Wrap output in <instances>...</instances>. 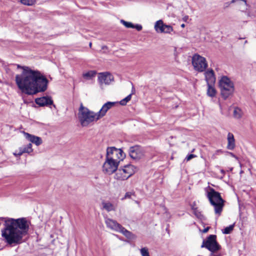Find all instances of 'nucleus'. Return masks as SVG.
Wrapping results in <instances>:
<instances>
[{
  "mask_svg": "<svg viewBox=\"0 0 256 256\" xmlns=\"http://www.w3.org/2000/svg\"><path fill=\"white\" fill-rule=\"evenodd\" d=\"M22 71L16 74L15 78L16 84L24 94L34 95L46 91L48 88V80L39 70H35L26 66L18 65Z\"/></svg>",
  "mask_w": 256,
  "mask_h": 256,
  "instance_id": "f257e3e1",
  "label": "nucleus"
},
{
  "mask_svg": "<svg viewBox=\"0 0 256 256\" xmlns=\"http://www.w3.org/2000/svg\"><path fill=\"white\" fill-rule=\"evenodd\" d=\"M29 229V224L26 218H10L5 222L2 231V237L8 244L14 246L21 244L22 238Z\"/></svg>",
  "mask_w": 256,
  "mask_h": 256,
  "instance_id": "f03ea898",
  "label": "nucleus"
},
{
  "mask_svg": "<svg viewBox=\"0 0 256 256\" xmlns=\"http://www.w3.org/2000/svg\"><path fill=\"white\" fill-rule=\"evenodd\" d=\"M205 190L206 197L214 208L215 214L220 216L224 206V200L222 198L220 193L216 192L214 188L208 186Z\"/></svg>",
  "mask_w": 256,
  "mask_h": 256,
  "instance_id": "7ed1b4c3",
  "label": "nucleus"
},
{
  "mask_svg": "<svg viewBox=\"0 0 256 256\" xmlns=\"http://www.w3.org/2000/svg\"><path fill=\"white\" fill-rule=\"evenodd\" d=\"M78 117L82 126H87L91 122L100 120L97 112L90 111L82 104L79 108Z\"/></svg>",
  "mask_w": 256,
  "mask_h": 256,
  "instance_id": "20e7f679",
  "label": "nucleus"
},
{
  "mask_svg": "<svg viewBox=\"0 0 256 256\" xmlns=\"http://www.w3.org/2000/svg\"><path fill=\"white\" fill-rule=\"evenodd\" d=\"M220 94L224 99L226 100L233 94L234 88L232 81L227 76H223L219 81Z\"/></svg>",
  "mask_w": 256,
  "mask_h": 256,
  "instance_id": "39448f33",
  "label": "nucleus"
},
{
  "mask_svg": "<svg viewBox=\"0 0 256 256\" xmlns=\"http://www.w3.org/2000/svg\"><path fill=\"white\" fill-rule=\"evenodd\" d=\"M136 171V168L132 164H127L120 168L116 172L114 178L122 181L128 179Z\"/></svg>",
  "mask_w": 256,
  "mask_h": 256,
  "instance_id": "423d86ee",
  "label": "nucleus"
},
{
  "mask_svg": "<svg viewBox=\"0 0 256 256\" xmlns=\"http://www.w3.org/2000/svg\"><path fill=\"white\" fill-rule=\"evenodd\" d=\"M126 154L120 148L108 147L106 150V158L114 161L120 162L125 158Z\"/></svg>",
  "mask_w": 256,
  "mask_h": 256,
  "instance_id": "0eeeda50",
  "label": "nucleus"
},
{
  "mask_svg": "<svg viewBox=\"0 0 256 256\" xmlns=\"http://www.w3.org/2000/svg\"><path fill=\"white\" fill-rule=\"evenodd\" d=\"M192 64L194 70L198 72H204L208 66L206 58L198 54H194L193 56Z\"/></svg>",
  "mask_w": 256,
  "mask_h": 256,
  "instance_id": "6e6552de",
  "label": "nucleus"
},
{
  "mask_svg": "<svg viewBox=\"0 0 256 256\" xmlns=\"http://www.w3.org/2000/svg\"><path fill=\"white\" fill-rule=\"evenodd\" d=\"M216 235L211 234L204 240L202 248H206L210 252H218L221 248L220 246L216 242Z\"/></svg>",
  "mask_w": 256,
  "mask_h": 256,
  "instance_id": "1a4fd4ad",
  "label": "nucleus"
},
{
  "mask_svg": "<svg viewBox=\"0 0 256 256\" xmlns=\"http://www.w3.org/2000/svg\"><path fill=\"white\" fill-rule=\"evenodd\" d=\"M119 165V162L106 158V160L102 166V170L104 172L111 174L116 172Z\"/></svg>",
  "mask_w": 256,
  "mask_h": 256,
  "instance_id": "9d476101",
  "label": "nucleus"
},
{
  "mask_svg": "<svg viewBox=\"0 0 256 256\" xmlns=\"http://www.w3.org/2000/svg\"><path fill=\"white\" fill-rule=\"evenodd\" d=\"M114 80V77L108 72L100 73L98 76V82L102 89L104 86L108 85Z\"/></svg>",
  "mask_w": 256,
  "mask_h": 256,
  "instance_id": "9b49d317",
  "label": "nucleus"
},
{
  "mask_svg": "<svg viewBox=\"0 0 256 256\" xmlns=\"http://www.w3.org/2000/svg\"><path fill=\"white\" fill-rule=\"evenodd\" d=\"M128 152L130 158L135 160H139L144 156V150L138 146L130 147Z\"/></svg>",
  "mask_w": 256,
  "mask_h": 256,
  "instance_id": "f8f14e48",
  "label": "nucleus"
},
{
  "mask_svg": "<svg viewBox=\"0 0 256 256\" xmlns=\"http://www.w3.org/2000/svg\"><path fill=\"white\" fill-rule=\"evenodd\" d=\"M154 29L158 32L170 34L173 31V28L170 25L164 24L162 20L156 22L154 24Z\"/></svg>",
  "mask_w": 256,
  "mask_h": 256,
  "instance_id": "ddd939ff",
  "label": "nucleus"
},
{
  "mask_svg": "<svg viewBox=\"0 0 256 256\" xmlns=\"http://www.w3.org/2000/svg\"><path fill=\"white\" fill-rule=\"evenodd\" d=\"M118 102H108L105 103L102 107L100 110L97 112L98 116L100 119L104 117L106 114L107 112L114 107Z\"/></svg>",
  "mask_w": 256,
  "mask_h": 256,
  "instance_id": "4468645a",
  "label": "nucleus"
},
{
  "mask_svg": "<svg viewBox=\"0 0 256 256\" xmlns=\"http://www.w3.org/2000/svg\"><path fill=\"white\" fill-rule=\"evenodd\" d=\"M204 72L205 80L207 84H214L216 77L214 71L212 68H208Z\"/></svg>",
  "mask_w": 256,
  "mask_h": 256,
  "instance_id": "2eb2a0df",
  "label": "nucleus"
},
{
  "mask_svg": "<svg viewBox=\"0 0 256 256\" xmlns=\"http://www.w3.org/2000/svg\"><path fill=\"white\" fill-rule=\"evenodd\" d=\"M33 149L32 148V144H28L26 146L20 147L18 150H16L14 153V155L16 156H20L24 153L30 154L32 152Z\"/></svg>",
  "mask_w": 256,
  "mask_h": 256,
  "instance_id": "dca6fc26",
  "label": "nucleus"
},
{
  "mask_svg": "<svg viewBox=\"0 0 256 256\" xmlns=\"http://www.w3.org/2000/svg\"><path fill=\"white\" fill-rule=\"evenodd\" d=\"M105 223L108 228L116 232H118L122 227V226L118 223L116 221L109 218L105 219Z\"/></svg>",
  "mask_w": 256,
  "mask_h": 256,
  "instance_id": "f3484780",
  "label": "nucleus"
},
{
  "mask_svg": "<svg viewBox=\"0 0 256 256\" xmlns=\"http://www.w3.org/2000/svg\"><path fill=\"white\" fill-rule=\"evenodd\" d=\"M35 102L37 104L40 106H50L53 104L52 100L48 96H43L42 98H36L35 100Z\"/></svg>",
  "mask_w": 256,
  "mask_h": 256,
  "instance_id": "a211bd4d",
  "label": "nucleus"
},
{
  "mask_svg": "<svg viewBox=\"0 0 256 256\" xmlns=\"http://www.w3.org/2000/svg\"><path fill=\"white\" fill-rule=\"evenodd\" d=\"M101 204L102 209L108 212L115 211L116 209V206L108 200H102Z\"/></svg>",
  "mask_w": 256,
  "mask_h": 256,
  "instance_id": "6ab92c4d",
  "label": "nucleus"
},
{
  "mask_svg": "<svg viewBox=\"0 0 256 256\" xmlns=\"http://www.w3.org/2000/svg\"><path fill=\"white\" fill-rule=\"evenodd\" d=\"M24 134L26 139L31 142L34 144L36 146H38L42 144V140L40 137L30 134L27 132H24Z\"/></svg>",
  "mask_w": 256,
  "mask_h": 256,
  "instance_id": "aec40b11",
  "label": "nucleus"
},
{
  "mask_svg": "<svg viewBox=\"0 0 256 256\" xmlns=\"http://www.w3.org/2000/svg\"><path fill=\"white\" fill-rule=\"evenodd\" d=\"M228 144L226 148L230 150H232L236 146L235 139L234 134L231 132H228L227 136Z\"/></svg>",
  "mask_w": 256,
  "mask_h": 256,
  "instance_id": "412c9836",
  "label": "nucleus"
},
{
  "mask_svg": "<svg viewBox=\"0 0 256 256\" xmlns=\"http://www.w3.org/2000/svg\"><path fill=\"white\" fill-rule=\"evenodd\" d=\"M118 232L122 234L128 238H134V234L130 232L128 230L122 226L120 229L118 230Z\"/></svg>",
  "mask_w": 256,
  "mask_h": 256,
  "instance_id": "4be33fe9",
  "label": "nucleus"
},
{
  "mask_svg": "<svg viewBox=\"0 0 256 256\" xmlns=\"http://www.w3.org/2000/svg\"><path fill=\"white\" fill-rule=\"evenodd\" d=\"M207 94L210 97H214L216 94V90L214 88V84H207Z\"/></svg>",
  "mask_w": 256,
  "mask_h": 256,
  "instance_id": "5701e85b",
  "label": "nucleus"
},
{
  "mask_svg": "<svg viewBox=\"0 0 256 256\" xmlns=\"http://www.w3.org/2000/svg\"><path fill=\"white\" fill-rule=\"evenodd\" d=\"M96 74V72L94 70H90L87 72L84 73L82 74L83 77L86 80H90L94 77Z\"/></svg>",
  "mask_w": 256,
  "mask_h": 256,
  "instance_id": "b1692460",
  "label": "nucleus"
},
{
  "mask_svg": "<svg viewBox=\"0 0 256 256\" xmlns=\"http://www.w3.org/2000/svg\"><path fill=\"white\" fill-rule=\"evenodd\" d=\"M242 116V110L238 108H235L234 110V116L236 119H240Z\"/></svg>",
  "mask_w": 256,
  "mask_h": 256,
  "instance_id": "393cba45",
  "label": "nucleus"
},
{
  "mask_svg": "<svg viewBox=\"0 0 256 256\" xmlns=\"http://www.w3.org/2000/svg\"><path fill=\"white\" fill-rule=\"evenodd\" d=\"M132 94H130L128 95L126 98H124L120 102L119 104L122 106H125L127 102H128L132 98Z\"/></svg>",
  "mask_w": 256,
  "mask_h": 256,
  "instance_id": "a878e982",
  "label": "nucleus"
},
{
  "mask_svg": "<svg viewBox=\"0 0 256 256\" xmlns=\"http://www.w3.org/2000/svg\"><path fill=\"white\" fill-rule=\"evenodd\" d=\"M192 210H193V213L194 215L198 218H201L202 217V215L201 214V212H200L197 208H195L194 206L192 207Z\"/></svg>",
  "mask_w": 256,
  "mask_h": 256,
  "instance_id": "bb28decb",
  "label": "nucleus"
},
{
  "mask_svg": "<svg viewBox=\"0 0 256 256\" xmlns=\"http://www.w3.org/2000/svg\"><path fill=\"white\" fill-rule=\"evenodd\" d=\"M120 22L127 28H134V24L130 22H128L122 20H120Z\"/></svg>",
  "mask_w": 256,
  "mask_h": 256,
  "instance_id": "cd10ccee",
  "label": "nucleus"
},
{
  "mask_svg": "<svg viewBox=\"0 0 256 256\" xmlns=\"http://www.w3.org/2000/svg\"><path fill=\"white\" fill-rule=\"evenodd\" d=\"M142 256H150L148 249L146 248H143L140 250Z\"/></svg>",
  "mask_w": 256,
  "mask_h": 256,
  "instance_id": "c85d7f7f",
  "label": "nucleus"
},
{
  "mask_svg": "<svg viewBox=\"0 0 256 256\" xmlns=\"http://www.w3.org/2000/svg\"><path fill=\"white\" fill-rule=\"evenodd\" d=\"M234 229V225H230L226 227L224 230H223V233L225 234H228L230 233V232L233 230Z\"/></svg>",
  "mask_w": 256,
  "mask_h": 256,
  "instance_id": "c756f323",
  "label": "nucleus"
},
{
  "mask_svg": "<svg viewBox=\"0 0 256 256\" xmlns=\"http://www.w3.org/2000/svg\"><path fill=\"white\" fill-rule=\"evenodd\" d=\"M20 2L24 5L31 6L33 4L34 0H20Z\"/></svg>",
  "mask_w": 256,
  "mask_h": 256,
  "instance_id": "7c9ffc66",
  "label": "nucleus"
},
{
  "mask_svg": "<svg viewBox=\"0 0 256 256\" xmlns=\"http://www.w3.org/2000/svg\"><path fill=\"white\" fill-rule=\"evenodd\" d=\"M132 196V193L130 192H127L126 193L124 196L122 198V200H124L126 198H130Z\"/></svg>",
  "mask_w": 256,
  "mask_h": 256,
  "instance_id": "2f4dec72",
  "label": "nucleus"
},
{
  "mask_svg": "<svg viewBox=\"0 0 256 256\" xmlns=\"http://www.w3.org/2000/svg\"><path fill=\"white\" fill-rule=\"evenodd\" d=\"M195 157H196V155L193 154H190L188 155L186 157V160L187 161H188V160H192V158H194Z\"/></svg>",
  "mask_w": 256,
  "mask_h": 256,
  "instance_id": "473e14b6",
  "label": "nucleus"
},
{
  "mask_svg": "<svg viewBox=\"0 0 256 256\" xmlns=\"http://www.w3.org/2000/svg\"><path fill=\"white\" fill-rule=\"evenodd\" d=\"M142 26L140 24L134 25V28L136 29L138 31H140L142 30Z\"/></svg>",
  "mask_w": 256,
  "mask_h": 256,
  "instance_id": "72a5a7b5",
  "label": "nucleus"
},
{
  "mask_svg": "<svg viewBox=\"0 0 256 256\" xmlns=\"http://www.w3.org/2000/svg\"><path fill=\"white\" fill-rule=\"evenodd\" d=\"M211 253L209 256H220V254L217 252H210Z\"/></svg>",
  "mask_w": 256,
  "mask_h": 256,
  "instance_id": "f704fd0d",
  "label": "nucleus"
},
{
  "mask_svg": "<svg viewBox=\"0 0 256 256\" xmlns=\"http://www.w3.org/2000/svg\"><path fill=\"white\" fill-rule=\"evenodd\" d=\"M228 154H230V155L231 156H232V157H233V158H236V160H238V157H237L235 154H234L233 153L230 152H228Z\"/></svg>",
  "mask_w": 256,
  "mask_h": 256,
  "instance_id": "c9c22d12",
  "label": "nucleus"
},
{
  "mask_svg": "<svg viewBox=\"0 0 256 256\" xmlns=\"http://www.w3.org/2000/svg\"><path fill=\"white\" fill-rule=\"evenodd\" d=\"M188 16H185L183 18V20L185 22H186V20H188Z\"/></svg>",
  "mask_w": 256,
  "mask_h": 256,
  "instance_id": "e433bc0d",
  "label": "nucleus"
},
{
  "mask_svg": "<svg viewBox=\"0 0 256 256\" xmlns=\"http://www.w3.org/2000/svg\"><path fill=\"white\" fill-rule=\"evenodd\" d=\"M208 229H209V228L207 227L206 228H204L203 230V232H204V233L206 232L208 230Z\"/></svg>",
  "mask_w": 256,
  "mask_h": 256,
  "instance_id": "4c0bfd02",
  "label": "nucleus"
},
{
  "mask_svg": "<svg viewBox=\"0 0 256 256\" xmlns=\"http://www.w3.org/2000/svg\"><path fill=\"white\" fill-rule=\"evenodd\" d=\"M184 26H185V25H184V24H181V27L184 28Z\"/></svg>",
  "mask_w": 256,
  "mask_h": 256,
  "instance_id": "58836bf2",
  "label": "nucleus"
},
{
  "mask_svg": "<svg viewBox=\"0 0 256 256\" xmlns=\"http://www.w3.org/2000/svg\"><path fill=\"white\" fill-rule=\"evenodd\" d=\"M221 172H222V173H224V170H221Z\"/></svg>",
  "mask_w": 256,
  "mask_h": 256,
  "instance_id": "ea45409f",
  "label": "nucleus"
},
{
  "mask_svg": "<svg viewBox=\"0 0 256 256\" xmlns=\"http://www.w3.org/2000/svg\"><path fill=\"white\" fill-rule=\"evenodd\" d=\"M90 46H92V43H91V42H90Z\"/></svg>",
  "mask_w": 256,
  "mask_h": 256,
  "instance_id": "a19ab883",
  "label": "nucleus"
}]
</instances>
